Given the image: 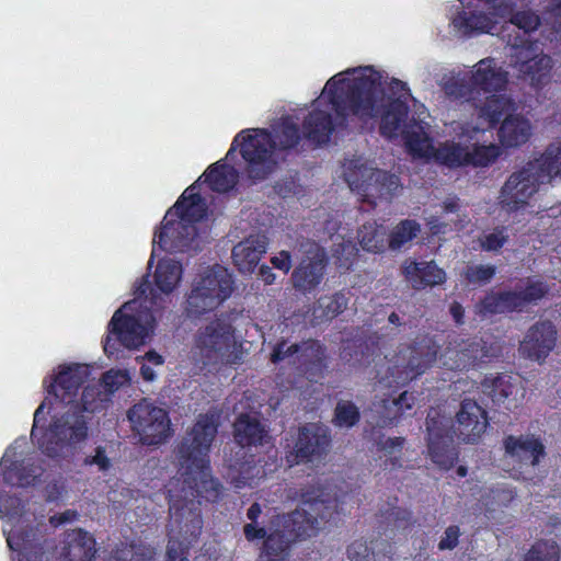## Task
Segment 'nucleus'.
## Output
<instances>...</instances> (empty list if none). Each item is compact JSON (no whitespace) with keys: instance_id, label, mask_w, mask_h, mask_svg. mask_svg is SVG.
<instances>
[{"instance_id":"nucleus-1","label":"nucleus","mask_w":561,"mask_h":561,"mask_svg":"<svg viewBox=\"0 0 561 561\" xmlns=\"http://www.w3.org/2000/svg\"><path fill=\"white\" fill-rule=\"evenodd\" d=\"M409 98L404 82L370 66L350 68L327 81L305 118V136L316 144H324L348 116L365 124L380 118L381 135L390 139L401 137L414 158H433L448 167L468 165V145L445 141L435 149L425 131L427 124L422 118H408Z\"/></svg>"},{"instance_id":"nucleus-2","label":"nucleus","mask_w":561,"mask_h":561,"mask_svg":"<svg viewBox=\"0 0 561 561\" xmlns=\"http://www.w3.org/2000/svg\"><path fill=\"white\" fill-rule=\"evenodd\" d=\"M89 377V366L77 363L59 365L45 377L47 397L34 413L31 435L48 457L71 456L88 439L90 416L131 380L127 369H111L102 377L104 393L98 386L81 389Z\"/></svg>"},{"instance_id":"nucleus-3","label":"nucleus","mask_w":561,"mask_h":561,"mask_svg":"<svg viewBox=\"0 0 561 561\" xmlns=\"http://www.w3.org/2000/svg\"><path fill=\"white\" fill-rule=\"evenodd\" d=\"M20 470L14 447L8 449L0 461V517L9 518L3 526L8 547L19 551L26 561H36L43 552V533L38 527L26 524L20 500L8 496L5 488L31 484L38 476V469L32 470L30 474L21 473Z\"/></svg>"},{"instance_id":"nucleus-4","label":"nucleus","mask_w":561,"mask_h":561,"mask_svg":"<svg viewBox=\"0 0 561 561\" xmlns=\"http://www.w3.org/2000/svg\"><path fill=\"white\" fill-rule=\"evenodd\" d=\"M261 506L252 504L247 516L251 520L244 525L243 533L249 541H263L267 552H286L289 546L299 537H311L318 533L322 522L330 516L322 501L305 502L304 506L288 515L274 517L268 527L257 522Z\"/></svg>"},{"instance_id":"nucleus-5","label":"nucleus","mask_w":561,"mask_h":561,"mask_svg":"<svg viewBox=\"0 0 561 561\" xmlns=\"http://www.w3.org/2000/svg\"><path fill=\"white\" fill-rule=\"evenodd\" d=\"M206 213L207 206L197 192V185H191L167 211L161 227L154 232L152 254L157 245L169 252L199 250L207 239L203 225Z\"/></svg>"},{"instance_id":"nucleus-6","label":"nucleus","mask_w":561,"mask_h":561,"mask_svg":"<svg viewBox=\"0 0 561 561\" xmlns=\"http://www.w3.org/2000/svg\"><path fill=\"white\" fill-rule=\"evenodd\" d=\"M299 139L297 124L290 118H284L272 127L271 133L263 128L239 133L226 159L237 147H240L241 156L247 162L249 178L254 181L263 180L276 169L283 151L294 147Z\"/></svg>"},{"instance_id":"nucleus-7","label":"nucleus","mask_w":561,"mask_h":561,"mask_svg":"<svg viewBox=\"0 0 561 561\" xmlns=\"http://www.w3.org/2000/svg\"><path fill=\"white\" fill-rule=\"evenodd\" d=\"M217 427L215 414L199 415L194 426L186 433L178 451L184 484L208 501H215L219 494L218 483L213 480L209 469V451Z\"/></svg>"},{"instance_id":"nucleus-8","label":"nucleus","mask_w":561,"mask_h":561,"mask_svg":"<svg viewBox=\"0 0 561 561\" xmlns=\"http://www.w3.org/2000/svg\"><path fill=\"white\" fill-rule=\"evenodd\" d=\"M156 297L147 279L135 289V298L124 304L112 317L108 324L110 335L104 342V351L113 354L115 351L112 335L125 347L137 348L147 343L153 333L156 318L152 311Z\"/></svg>"},{"instance_id":"nucleus-9","label":"nucleus","mask_w":561,"mask_h":561,"mask_svg":"<svg viewBox=\"0 0 561 561\" xmlns=\"http://www.w3.org/2000/svg\"><path fill=\"white\" fill-rule=\"evenodd\" d=\"M245 341L226 318H217L199 328L192 348L193 358L208 370L219 371L243 362Z\"/></svg>"},{"instance_id":"nucleus-10","label":"nucleus","mask_w":561,"mask_h":561,"mask_svg":"<svg viewBox=\"0 0 561 561\" xmlns=\"http://www.w3.org/2000/svg\"><path fill=\"white\" fill-rule=\"evenodd\" d=\"M342 175L353 192L374 205L391 199L400 190L397 176L377 169L362 157L346 160Z\"/></svg>"},{"instance_id":"nucleus-11","label":"nucleus","mask_w":561,"mask_h":561,"mask_svg":"<svg viewBox=\"0 0 561 561\" xmlns=\"http://www.w3.org/2000/svg\"><path fill=\"white\" fill-rule=\"evenodd\" d=\"M233 290V279L229 271L220 265L205 270L194 283L187 297L186 312L199 317L218 308Z\"/></svg>"},{"instance_id":"nucleus-12","label":"nucleus","mask_w":561,"mask_h":561,"mask_svg":"<svg viewBox=\"0 0 561 561\" xmlns=\"http://www.w3.org/2000/svg\"><path fill=\"white\" fill-rule=\"evenodd\" d=\"M507 83V72L493 58L478 61L470 71V84L463 79L453 77L444 83L446 94L455 99L474 100L480 92L491 93L504 89Z\"/></svg>"},{"instance_id":"nucleus-13","label":"nucleus","mask_w":561,"mask_h":561,"mask_svg":"<svg viewBox=\"0 0 561 561\" xmlns=\"http://www.w3.org/2000/svg\"><path fill=\"white\" fill-rule=\"evenodd\" d=\"M539 168V164L530 160L506 179L500 191L499 201L507 213L527 208L541 185L549 183L541 176Z\"/></svg>"},{"instance_id":"nucleus-14","label":"nucleus","mask_w":561,"mask_h":561,"mask_svg":"<svg viewBox=\"0 0 561 561\" xmlns=\"http://www.w3.org/2000/svg\"><path fill=\"white\" fill-rule=\"evenodd\" d=\"M510 64L518 75L534 87L545 84L550 75L551 59L537 43L516 36L507 39Z\"/></svg>"},{"instance_id":"nucleus-15","label":"nucleus","mask_w":561,"mask_h":561,"mask_svg":"<svg viewBox=\"0 0 561 561\" xmlns=\"http://www.w3.org/2000/svg\"><path fill=\"white\" fill-rule=\"evenodd\" d=\"M513 106L510 98L492 95L481 106L474 107L470 117L453 122L451 130L458 138L478 139L479 135L490 130L502 116L511 115Z\"/></svg>"},{"instance_id":"nucleus-16","label":"nucleus","mask_w":561,"mask_h":561,"mask_svg":"<svg viewBox=\"0 0 561 561\" xmlns=\"http://www.w3.org/2000/svg\"><path fill=\"white\" fill-rule=\"evenodd\" d=\"M131 428L145 445H159L171 435L170 419L164 409L142 400L128 411Z\"/></svg>"},{"instance_id":"nucleus-17","label":"nucleus","mask_w":561,"mask_h":561,"mask_svg":"<svg viewBox=\"0 0 561 561\" xmlns=\"http://www.w3.org/2000/svg\"><path fill=\"white\" fill-rule=\"evenodd\" d=\"M299 251L302 257L291 275V280L295 288L306 293L320 284L325 265V253L317 243L310 241L302 243Z\"/></svg>"},{"instance_id":"nucleus-18","label":"nucleus","mask_w":561,"mask_h":561,"mask_svg":"<svg viewBox=\"0 0 561 561\" xmlns=\"http://www.w3.org/2000/svg\"><path fill=\"white\" fill-rule=\"evenodd\" d=\"M330 443L328 430L318 424H309L299 431L294 453L287 457V461L299 463L313 462L327 450Z\"/></svg>"},{"instance_id":"nucleus-19","label":"nucleus","mask_w":561,"mask_h":561,"mask_svg":"<svg viewBox=\"0 0 561 561\" xmlns=\"http://www.w3.org/2000/svg\"><path fill=\"white\" fill-rule=\"evenodd\" d=\"M485 356L484 351L476 341L450 342L437 357L439 366L448 370H467Z\"/></svg>"},{"instance_id":"nucleus-20","label":"nucleus","mask_w":561,"mask_h":561,"mask_svg":"<svg viewBox=\"0 0 561 561\" xmlns=\"http://www.w3.org/2000/svg\"><path fill=\"white\" fill-rule=\"evenodd\" d=\"M557 342V331L550 322H541L531 327L520 343L523 356L541 362L553 350Z\"/></svg>"},{"instance_id":"nucleus-21","label":"nucleus","mask_w":561,"mask_h":561,"mask_svg":"<svg viewBox=\"0 0 561 561\" xmlns=\"http://www.w3.org/2000/svg\"><path fill=\"white\" fill-rule=\"evenodd\" d=\"M483 387L494 403L502 404L508 410L516 408L525 394L519 379L508 375L488 378Z\"/></svg>"},{"instance_id":"nucleus-22","label":"nucleus","mask_w":561,"mask_h":561,"mask_svg":"<svg viewBox=\"0 0 561 561\" xmlns=\"http://www.w3.org/2000/svg\"><path fill=\"white\" fill-rule=\"evenodd\" d=\"M458 432L466 443H474L486 428L484 411L474 401L465 400L457 414Z\"/></svg>"},{"instance_id":"nucleus-23","label":"nucleus","mask_w":561,"mask_h":561,"mask_svg":"<svg viewBox=\"0 0 561 561\" xmlns=\"http://www.w3.org/2000/svg\"><path fill=\"white\" fill-rule=\"evenodd\" d=\"M95 551V540L89 533L72 529L65 535L60 561H92Z\"/></svg>"},{"instance_id":"nucleus-24","label":"nucleus","mask_w":561,"mask_h":561,"mask_svg":"<svg viewBox=\"0 0 561 561\" xmlns=\"http://www.w3.org/2000/svg\"><path fill=\"white\" fill-rule=\"evenodd\" d=\"M533 135L530 121L520 115H507L497 131L499 141L503 147L515 148L526 144Z\"/></svg>"},{"instance_id":"nucleus-25","label":"nucleus","mask_w":561,"mask_h":561,"mask_svg":"<svg viewBox=\"0 0 561 561\" xmlns=\"http://www.w3.org/2000/svg\"><path fill=\"white\" fill-rule=\"evenodd\" d=\"M266 239L263 236H251L233 247L232 259L241 273H252L266 252Z\"/></svg>"},{"instance_id":"nucleus-26","label":"nucleus","mask_w":561,"mask_h":561,"mask_svg":"<svg viewBox=\"0 0 561 561\" xmlns=\"http://www.w3.org/2000/svg\"><path fill=\"white\" fill-rule=\"evenodd\" d=\"M501 16H494L491 10L461 11L453 18L454 28L461 35H476L481 33H491L501 20Z\"/></svg>"},{"instance_id":"nucleus-27","label":"nucleus","mask_w":561,"mask_h":561,"mask_svg":"<svg viewBox=\"0 0 561 561\" xmlns=\"http://www.w3.org/2000/svg\"><path fill=\"white\" fill-rule=\"evenodd\" d=\"M403 274L415 289H420L424 286L439 285L446 279L445 272L433 262L417 263L408 260L403 264Z\"/></svg>"},{"instance_id":"nucleus-28","label":"nucleus","mask_w":561,"mask_h":561,"mask_svg":"<svg viewBox=\"0 0 561 561\" xmlns=\"http://www.w3.org/2000/svg\"><path fill=\"white\" fill-rule=\"evenodd\" d=\"M234 439L242 447L257 446L266 444L268 436L256 415L241 414L234 422Z\"/></svg>"},{"instance_id":"nucleus-29","label":"nucleus","mask_w":561,"mask_h":561,"mask_svg":"<svg viewBox=\"0 0 561 561\" xmlns=\"http://www.w3.org/2000/svg\"><path fill=\"white\" fill-rule=\"evenodd\" d=\"M505 448L512 457L531 466H535L543 455L542 444L531 436L518 438L511 436L505 440Z\"/></svg>"},{"instance_id":"nucleus-30","label":"nucleus","mask_w":561,"mask_h":561,"mask_svg":"<svg viewBox=\"0 0 561 561\" xmlns=\"http://www.w3.org/2000/svg\"><path fill=\"white\" fill-rule=\"evenodd\" d=\"M199 503L190 502L187 507H178L175 504L171 506V512L175 520L180 525V531L184 540L188 543L195 539L202 529V518L198 508Z\"/></svg>"},{"instance_id":"nucleus-31","label":"nucleus","mask_w":561,"mask_h":561,"mask_svg":"<svg viewBox=\"0 0 561 561\" xmlns=\"http://www.w3.org/2000/svg\"><path fill=\"white\" fill-rule=\"evenodd\" d=\"M298 353L300 354L299 357L304 358L305 362H318L321 359L322 350L321 345L314 341L305 342L300 346L297 344L288 345L286 342H282L274 348L271 359L275 364L286 359L291 362V358Z\"/></svg>"},{"instance_id":"nucleus-32","label":"nucleus","mask_w":561,"mask_h":561,"mask_svg":"<svg viewBox=\"0 0 561 561\" xmlns=\"http://www.w3.org/2000/svg\"><path fill=\"white\" fill-rule=\"evenodd\" d=\"M183 267L179 261L162 259L154 271V284L163 294L172 293L182 279Z\"/></svg>"},{"instance_id":"nucleus-33","label":"nucleus","mask_w":561,"mask_h":561,"mask_svg":"<svg viewBox=\"0 0 561 561\" xmlns=\"http://www.w3.org/2000/svg\"><path fill=\"white\" fill-rule=\"evenodd\" d=\"M203 176L205 178L204 181L209 184L211 190L227 192L236 185L238 173L233 167L218 161L209 167Z\"/></svg>"},{"instance_id":"nucleus-34","label":"nucleus","mask_w":561,"mask_h":561,"mask_svg":"<svg viewBox=\"0 0 561 561\" xmlns=\"http://www.w3.org/2000/svg\"><path fill=\"white\" fill-rule=\"evenodd\" d=\"M437 363L436 350L427 348L426 351H411L408 358V365L404 376L399 377L398 382H405L423 374L427 368Z\"/></svg>"},{"instance_id":"nucleus-35","label":"nucleus","mask_w":561,"mask_h":561,"mask_svg":"<svg viewBox=\"0 0 561 561\" xmlns=\"http://www.w3.org/2000/svg\"><path fill=\"white\" fill-rule=\"evenodd\" d=\"M514 310H522L520 297L517 293L488 295L480 306V312L482 313H497Z\"/></svg>"},{"instance_id":"nucleus-36","label":"nucleus","mask_w":561,"mask_h":561,"mask_svg":"<svg viewBox=\"0 0 561 561\" xmlns=\"http://www.w3.org/2000/svg\"><path fill=\"white\" fill-rule=\"evenodd\" d=\"M531 161L540 165L541 176L551 183L561 176V144L550 145L539 158Z\"/></svg>"},{"instance_id":"nucleus-37","label":"nucleus","mask_w":561,"mask_h":561,"mask_svg":"<svg viewBox=\"0 0 561 561\" xmlns=\"http://www.w3.org/2000/svg\"><path fill=\"white\" fill-rule=\"evenodd\" d=\"M482 135L478 136V139H473L469 146L468 164L474 167H486L493 163L502 153L501 147L495 144L482 145L479 144V139ZM460 140L469 141L467 138H459ZM471 142V140H470Z\"/></svg>"},{"instance_id":"nucleus-38","label":"nucleus","mask_w":561,"mask_h":561,"mask_svg":"<svg viewBox=\"0 0 561 561\" xmlns=\"http://www.w3.org/2000/svg\"><path fill=\"white\" fill-rule=\"evenodd\" d=\"M387 230L376 222H367L358 231V241L362 248L368 252H381L386 244Z\"/></svg>"},{"instance_id":"nucleus-39","label":"nucleus","mask_w":561,"mask_h":561,"mask_svg":"<svg viewBox=\"0 0 561 561\" xmlns=\"http://www.w3.org/2000/svg\"><path fill=\"white\" fill-rule=\"evenodd\" d=\"M413 401V396L408 392L401 393L397 400H393L390 403L387 401H382L381 404L375 405V410L378 413L381 412V410H385V413H382L376 420L371 417L370 422L380 427L388 426L399 411H402L403 409H411Z\"/></svg>"},{"instance_id":"nucleus-40","label":"nucleus","mask_w":561,"mask_h":561,"mask_svg":"<svg viewBox=\"0 0 561 561\" xmlns=\"http://www.w3.org/2000/svg\"><path fill=\"white\" fill-rule=\"evenodd\" d=\"M347 306V298L343 294L322 297L313 309V318L319 321H327L335 318Z\"/></svg>"},{"instance_id":"nucleus-41","label":"nucleus","mask_w":561,"mask_h":561,"mask_svg":"<svg viewBox=\"0 0 561 561\" xmlns=\"http://www.w3.org/2000/svg\"><path fill=\"white\" fill-rule=\"evenodd\" d=\"M506 18H510V23L517 27L518 33L508 39H514L516 36H519L522 39H528V35L536 31L539 26V18L537 14L529 10L517 11L515 12V2L513 1V12L508 14Z\"/></svg>"},{"instance_id":"nucleus-42","label":"nucleus","mask_w":561,"mask_h":561,"mask_svg":"<svg viewBox=\"0 0 561 561\" xmlns=\"http://www.w3.org/2000/svg\"><path fill=\"white\" fill-rule=\"evenodd\" d=\"M428 453L433 462L443 469H449L456 460V454L446 438L436 439L431 435Z\"/></svg>"},{"instance_id":"nucleus-43","label":"nucleus","mask_w":561,"mask_h":561,"mask_svg":"<svg viewBox=\"0 0 561 561\" xmlns=\"http://www.w3.org/2000/svg\"><path fill=\"white\" fill-rule=\"evenodd\" d=\"M359 421V410L351 401H340L334 411L333 423L341 428H350Z\"/></svg>"},{"instance_id":"nucleus-44","label":"nucleus","mask_w":561,"mask_h":561,"mask_svg":"<svg viewBox=\"0 0 561 561\" xmlns=\"http://www.w3.org/2000/svg\"><path fill=\"white\" fill-rule=\"evenodd\" d=\"M420 232V225L413 220L400 222L392 231L389 244L392 249H398L409 242Z\"/></svg>"},{"instance_id":"nucleus-45","label":"nucleus","mask_w":561,"mask_h":561,"mask_svg":"<svg viewBox=\"0 0 561 561\" xmlns=\"http://www.w3.org/2000/svg\"><path fill=\"white\" fill-rule=\"evenodd\" d=\"M136 360L140 364V374L147 381L156 379L157 369L164 363L163 357L156 351H149L144 356H138Z\"/></svg>"},{"instance_id":"nucleus-46","label":"nucleus","mask_w":561,"mask_h":561,"mask_svg":"<svg viewBox=\"0 0 561 561\" xmlns=\"http://www.w3.org/2000/svg\"><path fill=\"white\" fill-rule=\"evenodd\" d=\"M525 561H558V548L553 541L536 543Z\"/></svg>"},{"instance_id":"nucleus-47","label":"nucleus","mask_w":561,"mask_h":561,"mask_svg":"<svg viewBox=\"0 0 561 561\" xmlns=\"http://www.w3.org/2000/svg\"><path fill=\"white\" fill-rule=\"evenodd\" d=\"M507 241V234L503 229H494L485 232L480 238V245L485 251H497Z\"/></svg>"},{"instance_id":"nucleus-48","label":"nucleus","mask_w":561,"mask_h":561,"mask_svg":"<svg viewBox=\"0 0 561 561\" xmlns=\"http://www.w3.org/2000/svg\"><path fill=\"white\" fill-rule=\"evenodd\" d=\"M495 273L492 265H476L467 270L466 276L470 283L483 284L489 282Z\"/></svg>"},{"instance_id":"nucleus-49","label":"nucleus","mask_w":561,"mask_h":561,"mask_svg":"<svg viewBox=\"0 0 561 561\" xmlns=\"http://www.w3.org/2000/svg\"><path fill=\"white\" fill-rule=\"evenodd\" d=\"M262 472V468L257 466H244L241 469L240 477H231L236 488H241L245 484L252 485L253 479L259 478Z\"/></svg>"},{"instance_id":"nucleus-50","label":"nucleus","mask_w":561,"mask_h":561,"mask_svg":"<svg viewBox=\"0 0 561 561\" xmlns=\"http://www.w3.org/2000/svg\"><path fill=\"white\" fill-rule=\"evenodd\" d=\"M546 286L542 283L537 282L530 284L524 293H517V295L520 297L522 309L525 307L526 304L541 298L546 294Z\"/></svg>"},{"instance_id":"nucleus-51","label":"nucleus","mask_w":561,"mask_h":561,"mask_svg":"<svg viewBox=\"0 0 561 561\" xmlns=\"http://www.w3.org/2000/svg\"><path fill=\"white\" fill-rule=\"evenodd\" d=\"M460 536V529L457 526H449L446 528L439 543L438 548L440 550H451L458 545V539Z\"/></svg>"},{"instance_id":"nucleus-52","label":"nucleus","mask_w":561,"mask_h":561,"mask_svg":"<svg viewBox=\"0 0 561 561\" xmlns=\"http://www.w3.org/2000/svg\"><path fill=\"white\" fill-rule=\"evenodd\" d=\"M185 551L186 546L184 547L183 543L171 538L167 551L168 561H186V558L184 557Z\"/></svg>"},{"instance_id":"nucleus-53","label":"nucleus","mask_w":561,"mask_h":561,"mask_svg":"<svg viewBox=\"0 0 561 561\" xmlns=\"http://www.w3.org/2000/svg\"><path fill=\"white\" fill-rule=\"evenodd\" d=\"M271 263L275 268L283 271L285 274H287L293 266L291 256L287 251H280L277 255H274L271 259Z\"/></svg>"},{"instance_id":"nucleus-54","label":"nucleus","mask_w":561,"mask_h":561,"mask_svg":"<svg viewBox=\"0 0 561 561\" xmlns=\"http://www.w3.org/2000/svg\"><path fill=\"white\" fill-rule=\"evenodd\" d=\"M87 462L98 466L100 470H107L111 467V461L102 447H98L95 454Z\"/></svg>"},{"instance_id":"nucleus-55","label":"nucleus","mask_w":561,"mask_h":561,"mask_svg":"<svg viewBox=\"0 0 561 561\" xmlns=\"http://www.w3.org/2000/svg\"><path fill=\"white\" fill-rule=\"evenodd\" d=\"M403 438L401 437H388L386 439H382L380 440L379 445H380V448L385 451H387L388 454H394L396 450H399L402 445H403Z\"/></svg>"},{"instance_id":"nucleus-56","label":"nucleus","mask_w":561,"mask_h":561,"mask_svg":"<svg viewBox=\"0 0 561 561\" xmlns=\"http://www.w3.org/2000/svg\"><path fill=\"white\" fill-rule=\"evenodd\" d=\"M110 561H147L136 554L133 548H124L115 553Z\"/></svg>"},{"instance_id":"nucleus-57","label":"nucleus","mask_w":561,"mask_h":561,"mask_svg":"<svg viewBox=\"0 0 561 561\" xmlns=\"http://www.w3.org/2000/svg\"><path fill=\"white\" fill-rule=\"evenodd\" d=\"M341 249L336 250V254L341 256L344 262H342V265H346L348 260L356 253L355 245L352 244V242L342 243L339 245Z\"/></svg>"},{"instance_id":"nucleus-58","label":"nucleus","mask_w":561,"mask_h":561,"mask_svg":"<svg viewBox=\"0 0 561 561\" xmlns=\"http://www.w3.org/2000/svg\"><path fill=\"white\" fill-rule=\"evenodd\" d=\"M77 514L76 512L73 511H66L59 515H55V516H51L50 517V523L54 525V526H58V525H61L64 523H68V522H71L76 518Z\"/></svg>"},{"instance_id":"nucleus-59","label":"nucleus","mask_w":561,"mask_h":561,"mask_svg":"<svg viewBox=\"0 0 561 561\" xmlns=\"http://www.w3.org/2000/svg\"><path fill=\"white\" fill-rule=\"evenodd\" d=\"M260 276L266 285L273 284L276 279V275L273 273L272 268L266 265L260 267Z\"/></svg>"},{"instance_id":"nucleus-60","label":"nucleus","mask_w":561,"mask_h":561,"mask_svg":"<svg viewBox=\"0 0 561 561\" xmlns=\"http://www.w3.org/2000/svg\"><path fill=\"white\" fill-rule=\"evenodd\" d=\"M284 553L285 552H267L263 548V552L261 553L259 561H285L283 557Z\"/></svg>"},{"instance_id":"nucleus-61","label":"nucleus","mask_w":561,"mask_h":561,"mask_svg":"<svg viewBox=\"0 0 561 561\" xmlns=\"http://www.w3.org/2000/svg\"><path fill=\"white\" fill-rule=\"evenodd\" d=\"M450 312L455 319V321L457 323H461L462 322V317H463V309L460 305L458 304H454L451 307H450Z\"/></svg>"},{"instance_id":"nucleus-62","label":"nucleus","mask_w":561,"mask_h":561,"mask_svg":"<svg viewBox=\"0 0 561 561\" xmlns=\"http://www.w3.org/2000/svg\"><path fill=\"white\" fill-rule=\"evenodd\" d=\"M357 549H363L364 551H366V547L363 543H353L348 548V557L352 560L359 561V559L357 558V554H359V551H357Z\"/></svg>"},{"instance_id":"nucleus-63","label":"nucleus","mask_w":561,"mask_h":561,"mask_svg":"<svg viewBox=\"0 0 561 561\" xmlns=\"http://www.w3.org/2000/svg\"><path fill=\"white\" fill-rule=\"evenodd\" d=\"M428 226H430L431 231L435 234L445 231V229H444L445 226L443 227L442 225H439L436 219L428 220Z\"/></svg>"},{"instance_id":"nucleus-64","label":"nucleus","mask_w":561,"mask_h":561,"mask_svg":"<svg viewBox=\"0 0 561 561\" xmlns=\"http://www.w3.org/2000/svg\"><path fill=\"white\" fill-rule=\"evenodd\" d=\"M551 3L554 7V10H557L556 15L560 18L561 22V0H551Z\"/></svg>"}]
</instances>
